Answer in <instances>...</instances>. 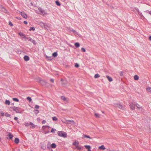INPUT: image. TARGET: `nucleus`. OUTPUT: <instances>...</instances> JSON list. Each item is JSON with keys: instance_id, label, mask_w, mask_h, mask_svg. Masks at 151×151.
Segmentation results:
<instances>
[{"instance_id": "nucleus-21", "label": "nucleus", "mask_w": 151, "mask_h": 151, "mask_svg": "<svg viewBox=\"0 0 151 151\" xmlns=\"http://www.w3.org/2000/svg\"><path fill=\"white\" fill-rule=\"evenodd\" d=\"M139 79V77L137 75H135L134 76V79L135 80H138Z\"/></svg>"}, {"instance_id": "nucleus-55", "label": "nucleus", "mask_w": 151, "mask_h": 151, "mask_svg": "<svg viewBox=\"0 0 151 151\" xmlns=\"http://www.w3.org/2000/svg\"><path fill=\"white\" fill-rule=\"evenodd\" d=\"M18 118L17 117H15L14 118V119L16 121H18Z\"/></svg>"}, {"instance_id": "nucleus-13", "label": "nucleus", "mask_w": 151, "mask_h": 151, "mask_svg": "<svg viewBox=\"0 0 151 151\" xmlns=\"http://www.w3.org/2000/svg\"><path fill=\"white\" fill-rule=\"evenodd\" d=\"M79 142L78 141H75L74 142H73V145H74L76 146V147H77V146H78L79 145Z\"/></svg>"}, {"instance_id": "nucleus-18", "label": "nucleus", "mask_w": 151, "mask_h": 151, "mask_svg": "<svg viewBox=\"0 0 151 151\" xmlns=\"http://www.w3.org/2000/svg\"><path fill=\"white\" fill-rule=\"evenodd\" d=\"M61 99L65 101H67V98L66 97H65L64 96H61Z\"/></svg>"}, {"instance_id": "nucleus-16", "label": "nucleus", "mask_w": 151, "mask_h": 151, "mask_svg": "<svg viewBox=\"0 0 151 151\" xmlns=\"http://www.w3.org/2000/svg\"><path fill=\"white\" fill-rule=\"evenodd\" d=\"M19 138H16L15 139L14 142L16 144H18L19 143Z\"/></svg>"}, {"instance_id": "nucleus-52", "label": "nucleus", "mask_w": 151, "mask_h": 151, "mask_svg": "<svg viewBox=\"0 0 151 151\" xmlns=\"http://www.w3.org/2000/svg\"><path fill=\"white\" fill-rule=\"evenodd\" d=\"M46 122L45 120H43L42 121V124H45V123H46Z\"/></svg>"}, {"instance_id": "nucleus-24", "label": "nucleus", "mask_w": 151, "mask_h": 151, "mask_svg": "<svg viewBox=\"0 0 151 151\" xmlns=\"http://www.w3.org/2000/svg\"><path fill=\"white\" fill-rule=\"evenodd\" d=\"M75 46L76 47H78L80 46V44L78 42H76L75 43Z\"/></svg>"}, {"instance_id": "nucleus-31", "label": "nucleus", "mask_w": 151, "mask_h": 151, "mask_svg": "<svg viewBox=\"0 0 151 151\" xmlns=\"http://www.w3.org/2000/svg\"><path fill=\"white\" fill-rule=\"evenodd\" d=\"M84 147H85L86 148L88 149H91V146L90 145H85L84 146Z\"/></svg>"}, {"instance_id": "nucleus-32", "label": "nucleus", "mask_w": 151, "mask_h": 151, "mask_svg": "<svg viewBox=\"0 0 151 151\" xmlns=\"http://www.w3.org/2000/svg\"><path fill=\"white\" fill-rule=\"evenodd\" d=\"M41 148L44 150H45L46 149V147L44 146L43 144L41 146Z\"/></svg>"}, {"instance_id": "nucleus-7", "label": "nucleus", "mask_w": 151, "mask_h": 151, "mask_svg": "<svg viewBox=\"0 0 151 151\" xmlns=\"http://www.w3.org/2000/svg\"><path fill=\"white\" fill-rule=\"evenodd\" d=\"M8 136V137H7V138L10 140L12 139L13 137V135L10 133H9Z\"/></svg>"}, {"instance_id": "nucleus-8", "label": "nucleus", "mask_w": 151, "mask_h": 151, "mask_svg": "<svg viewBox=\"0 0 151 151\" xmlns=\"http://www.w3.org/2000/svg\"><path fill=\"white\" fill-rule=\"evenodd\" d=\"M21 108H19V107H17L16 108L15 111L16 113H21Z\"/></svg>"}, {"instance_id": "nucleus-39", "label": "nucleus", "mask_w": 151, "mask_h": 151, "mask_svg": "<svg viewBox=\"0 0 151 151\" xmlns=\"http://www.w3.org/2000/svg\"><path fill=\"white\" fill-rule=\"evenodd\" d=\"M40 25L42 26V27H45V24L42 22H41L40 23Z\"/></svg>"}, {"instance_id": "nucleus-50", "label": "nucleus", "mask_w": 151, "mask_h": 151, "mask_svg": "<svg viewBox=\"0 0 151 151\" xmlns=\"http://www.w3.org/2000/svg\"><path fill=\"white\" fill-rule=\"evenodd\" d=\"M0 114H1V116H3L4 115V113L3 112H1L0 113Z\"/></svg>"}, {"instance_id": "nucleus-56", "label": "nucleus", "mask_w": 151, "mask_h": 151, "mask_svg": "<svg viewBox=\"0 0 151 151\" xmlns=\"http://www.w3.org/2000/svg\"><path fill=\"white\" fill-rule=\"evenodd\" d=\"M24 23L25 24H27V21H24Z\"/></svg>"}, {"instance_id": "nucleus-12", "label": "nucleus", "mask_w": 151, "mask_h": 151, "mask_svg": "<svg viewBox=\"0 0 151 151\" xmlns=\"http://www.w3.org/2000/svg\"><path fill=\"white\" fill-rule=\"evenodd\" d=\"M69 30H70V31H71V32H73L74 33L76 34H77V35H78V32H76V31L73 29H72V28H70V29H69Z\"/></svg>"}, {"instance_id": "nucleus-48", "label": "nucleus", "mask_w": 151, "mask_h": 151, "mask_svg": "<svg viewBox=\"0 0 151 151\" xmlns=\"http://www.w3.org/2000/svg\"><path fill=\"white\" fill-rule=\"evenodd\" d=\"M9 24L11 26H13V24L10 21L9 22Z\"/></svg>"}, {"instance_id": "nucleus-3", "label": "nucleus", "mask_w": 151, "mask_h": 151, "mask_svg": "<svg viewBox=\"0 0 151 151\" xmlns=\"http://www.w3.org/2000/svg\"><path fill=\"white\" fill-rule=\"evenodd\" d=\"M49 128H51V127L47 125H45L42 126V129L45 132V133L47 134L49 132Z\"/></svg>"}, {"instance_id": "nucleus-57", "label": "nucleus", "mask_w": 151, "mask_h": 151, "mask_svg": "<svg viewBox=\"0 0 151 151\" xmlns=\"http://www.w3.org/2000/svg\"><path fill=\"white\" fill-rule=\"evenodd\" d=\"M29 41H30L31 42H32V39L30 37H29Z\"/></svg>"}, {"instance_id": "nucleus-47", "label": "nucleus", "mask_w": 151, "mask_h": 151, "mask_svg": "<svg viewBox=\"0 0 151 151\" xmlns=\"http://www.w3.org/2000/svg\"><path fill=\"white\" fill-rule=\"evenodd\" d=\"M29 125V123H28V122H25L24 123V125L26 126H28Z\"/></svg>"}, {"instance_id": "nucleus-59", "label": "nucleus", "mask_w": 151, "mask_h": 151, "mask_svg": "<svg viewBox=\"0 0 151 151\" xmlns=\"http://www.w3.org/2000/svg\"><path fill=\"white\" fill-rule=\"evenodd\" d=\"M149 40L150 41H151V36H150L149 37Z\"/></svg>"}, {"instance_id": "nucleus-35", "label": "nucleus", "mask_w": 151, "mask_h": 151, "mask_svg": "<svg viewBox=\"0 0 151 151\" xmlns=\"http://www.w3.org/2000/svg\"><path fill=\"white\" fill-rule=\"evenodd\" d=\"M136 106L137 107V108L139 109H141L142 107L140 106V105H139L138 104H136Z\"/></svg>"}, {"instance_id": "nucleus-6", "label": "nucleus", "mask_w": 151, "mask_h": 151, "mask_svg": "<svg viewBox=\"0 0 151 151\" xmlns=\"http://www.w3.org/2000/svg\"><path fill=\"white\" fill-rule=\"evenodd\" d=\"M21 14L22 16L24 18L27 19V14L23 12H21Z\"/></svg>"}, {"instance_id": "nucleus-9", "label": "nucleus", "mask_w": 151, "mask_h": 151, "mask_svg": "<svg viewBox=\"0 0 151 151\" xmlns=\"http://www.w3.org/2000/svg\"><path fill=\"white\" fill-rule=\"evenodd\" d=\"M129 106L132 109H134L135 108V104L133 103H131Z\"/></svg>"}, {"instance_id": "nucleus-36", "label": "nucleus", "mask_w": 151, "mask_h": 151, "mask_svg": "<svg viewBox=\"0 0 151 151\" xmlns=\"http://www.w3.org/2000/svg\"><path fill=\"white\" fill-rule=\"evenodd\" d=\"M35 27H30L29 28V31H31V30L34 31L35 30Z\"/></svg>"}, {"instance_id": "nucleus-19", "label": "nucleus", "mask_w": 151, "mask_h": 151, "mask_svg": "<svg viewBox=\"0 0 151 151\" xmlns=\"http://www.w3.org/2000/svg\"><path fill=\"white\" fill-rule=\"evenodd\" d=\"M51 147L52 148H55L56 147V145L55 143H53L51 144Z\"/></svg>"}, {"instance_id": "nucleus-14", "label": "nucleus", "mask_w": 151, "mask_h": 151, "mask_svg": "<svg viewBox=\"0 0 151 151\" xmlns=\"http://www.w3.org/2000/svg\"><path fill=\"white\" fill-rule=\"evenodd\" d=\"M24 59L25 61H27L29 59V57L27 55H25L24 57Z\"/></svg>"}, {"instance_id": "nucleus-60", "label": "nucleus", "mask_w": 151, "mask_h": 151, "mask_svg": "<svg viewBox=\"0 0 151 151\" xmlns=\"http://www.w3.org/2000/svg\"><path fill=\"white\" fill-rule=\"evenodd\" d=\"M29 37H26V38H24L26 39H27V40H29Z\"/></svg>"}, {"instance_id": "nucleus-27", "label": "nucleus", "mask_w": 151, "mask_h": 151, "mask_svg": "<svg viewBox=\"0 0 151 151\" xmlns=\"http://www.w3.org/2000/svg\"><path fill=\"white\" fill-rule=\"evenodd\" d=\"M99 148L103 150H104L105 149V147L104 145H101V146L99 147Z\"/></svg>"}, {"instance_id": "nucleus-49", "label": "nucleus", "mask_w": 151, "mask_h": 151, "mask_svg": "<svg viewBox=\"0 0 151 151\" xmlns=\"http://www.w3.org/2000/svg\"><path fill=\"white\" fill-rule=\"evenodd\" d=\"M145 12L148 13L151 15V11H149L148 10H147Z\"/></svg>"}, {"instance_id": "nucleus-22", "label": "nucleus", "mask_w": 151, "mask_h": 151, "mask_svg": "<svg viewBox=\"0 0 151 151\" xmlns=\"http://www.w3.org/2000/svg\"><path fill=\"white\" fill-rule=\"evenodd\" d=\"M58 55V53L57 52H55L52 54V56L54 57H56Z\"/></svg>"}, {"instance_id": "nucleus-10", "label": "nucleus", "mask_w": 151, "mask_h": 151, "mask_svg": "<svg viewBox=\"0 0 151 151\" xmlns=\"http://www.w3.org/2000/svg\"><path fill=\"white\" fill-rule=\"evenodd\" d=\"M75 149H77L78 150H82L83 149V147L82 146H78L75 148Z\"/></svg>"}, {"instance_id": "nucleus-20", "label": "nucleus", "mask_w": 151, "mask_h": 151, "mask_svg": "<svg viewBox=\"0 0 151 151\" xmlns=\"http://www.w3.org/2000/svg\"><path fill=\"white\" fill-rule=\"evenodd\" d=\"M19 35L20 36H24V38H26L25 35L22 32H19Z\"/></svg>"}, {"instance_id": "nucleus-28", "label": "nucleus", "mask_w": 151, "mask_h": 151, "mask_svg": "<svg viewBox=\"0 0 151 151\" xmlns=\"http://www.w3.org/2000/svg\"><path fill=\"white\" fill-rule=\"evenodd\" d=\"M13 100L15 101H16L17 102H19V99L17 98H13Z\"/></svg>"}, {"instance_id": "nucleus-26", "label": "nucleus", "mask_w": 151, "mask_h": 151, "mask_svg": "<svg viewBox=\"0 0 151 151\" xmlns=\"http://www.w3.org/2000/svg\"><path fill=\"white\" fill-rule=\"evenodd\" d=\"M55 4L58 6H60L61 4L60 2L58 1H55Z\"/></svg>"}, {"instance_id": "nucleus-45", "label": "nucleus", "mask_w": 151, "mask_h": 151, "mask_svg": "<svg viewBox=\"0 0 151 151\" xmlns=\"http://www.w3.org/2000/svg\"><path fill=\"white\" fill-rule=\"evenodd\" d=\"M39 107L40 106H39L37 105H35V108L36 109H38L39 108Z\"/></svg>"}, {"instance_id": "nucleus-64", "label": "nucleus", "mask_w": 151, "mask_h": 151, "mask_svg": "<svg viewBox=\"0 0 151 151\" xmlns=\"http://www.w3.org/2000/svg\"><path fill=\"white\" fill-rule=\"evenodd\" d=\"M17 121V123H19V122H18V121Z\"/></svg>"}, {"instance_id": "nucleus-62", "label": "nucleus", "mask_w": 151, "mask_h": 151, "mask_svg": "<svg viewBox=\"0 0 151 151\" xmlns=\"http://www.w3.org/2000/svg\"><path fill=\"white\" fill-rule=\"evenodd\" d=\"M11 105H14V104L13 103H12V104H11Z\"/></svg>"}, {"instance_id": "nucleus-41", "label": "nucleus", "mask_w": 151, "mask_h": 151, "mask_svg": "<svg viewBox=\"0 0 151 151\" xmlns=\"http://www.w3.org/2000/svg\"><path fill=\"white\" fill-rule=\"evenodd\" d=\"M95 115L96 117H100V115L97 113H95Z\"/></svg>"}, {"instance_id": "nucleus-51", "label": "nucleus", "mask_w": 151, "mask_h": 151, "mask_svg": "<svg viewBox=\"0 0 151 151\" xmlns=\"http://www.w3.org/2000/svg\"><path fill=\"white\" fill-rule=\"evenodd\" d=\"M50 81L52 83L54 82V80L52 78L50 80Z\"/></svg>"}, {"instance_id": "nucleus-38", "label": "nucleus", "mask_w": 151, "mask_h": 151, "mask_svg": "<svg viewBox=\"0 0 151 151\" xmlns=\"http://www.w3.org/2000/svg\"><path fill=\"white\" fill-rule=\"evenodd\" d=\"M17 107L14 106L10 107V108L12 109L14 111H15Z\"/></svg>"}, {"instance_id": "nucleus-40", "label": "nucleus", "mask_w": 151, "mask_h": 151, "mask_svg": "<svg viewBox=\"0 0 151 151\" xmlns=\"http://www.w3.org/2000/svg\"><path fill=\"white\" fill-rule=\"evenodd\" d=\"M27 99L29 101V102H31L32 100L31 98L29 97H28L27 98Z\"/></svg>"}, {"instance_id": "nucleus-44", "label": "nucleus", "mask_w": 151, "mask_h": 151, "mask_svg": "<svg viewBox=\"0 0 151 151\" xmlns=\"http://www.w3.org/2000/svg\"><path fill=\"white\" fill-rule=\"evenodd\" d=\"M75 66L76 68H78L79 67V65L78 63H76L75 65Z\"/></svg>"}, {"instance_id": "nucleus-5", "label": "nucleus", "mask_w": 151, "mask_h": 151, "mask_svg": "<svg viewBox=\"0 0 151 151\" xmlns=\"http://www.w3.org/2000/svg\"><path fill=\"white\" fill-rule=\"evenodd\" d=\"M38 9L39 12H40L42 14H46L45 11L43 9H42L40 7L38 8Z\"/></svg>"}, {"instance_id": "nucleus-53", "label": "nucleus", "mask_w": 151, "mask_h": 151, "mask_svg": "<svg viewBox=\"0 0 151 151\" xmlns=\"http://www.w3.org/2000/svg\"><path fill=\"white\" fill-rule=\"evenodd\" d=\"M120 75L121 76H122L123 75V72H122V71H121L120 72Z\"/></svg>"}, {"instance_id": "nucleus-23", "label": "nucleus", "mask_w": 151, "mask_h": 151, "mask_svg": "<svg viewBox=\"0 0 151 151\" xmlns=\"http://www.w3.org/2000/svg\"><path fill=\"white\" fill-rule=\"evenodd\" d=\"M5 104L6 105H9L10 104V102L9 100H6L5 101Z\"/></svg>"}, {"instance_id": "nucleus-63", "label": "nucleus", "mask_w": 151, "mask_h": 151, "mask_svg": "<svg viewBox=\"0 0 151 151\" xmlns=\"http://www.w3.org/2000/svg\"><path fill=\"white\" fill-rule=\"evenodd\" d=\"M63 81V79H61V81Z\"/></svg>"}, {"instance_id": "nucleus-46", "label": "nucleus", "mask_w": 151, "mask_h": 151, "mask_svg": "<svg viewBox=\"0 0 151 151\" xmlns=\"http://www.w3.org/2000/svg\"><path fill=\"white\" fill-rule=\"evenodd\" d=\"M139 15L141 16V17H143L144 16L142 15V13L140 12H139Z\"/></svg>"}, {"instance_id": "nucleus-42", "label": "nucleus", "mask_w": 151, "mask_h": 151, "mask_svg": "<svg viewBox=\"0 0 151 151\" xmlns=\"http://www.w3.org/2000/svg\"><path fill=\"white\" fill-rule=\"evenodd\" d=\"M32 42L35 45L36 44V41L34 40H32Z\"/></svg>"}, {"instance_id": "nucleus-54", "label": "nucleus", "mask_w": 151, "mask_h": 151, "mask_svg": "<svg viewBox=\"0 0 151 151\" xmlns=\"http://www.w3.org/2000/svg\"><path fill=\"white\" fill-rule=\"evenodd\" d=\"M135 9L138 12V13L139 12H140L139 11V9H138L137 8H136Z\"/></svg>"}, {"instance_id": "nucleus-1", "label": "nucleus", "mask_w": 151, "mask_h": 151, "mask_svg": "<svg viewBox=\"0 0 151 151\" xmlns=\"http://www.w3.org/2000/svg\"><path fill=\"white\" fill-rule=\"evenodd\" d=\"M38 82L40 83L42 85L46 86L47 84H49L45 80H42L40 78H38L37 80Z\"/></svg>"}, {"instance_id": "nucleus-2", "label": "nucleus", "mask_w": 151, "mask_h": 151, "mask_svg": "<svg viewBox=\"0 0 151 151\" xmlns=\"http://www.w3.org/2000/svg\"><path fill=\"white\" fill-rule=\"evenodd\" d=\"M58 134L60 137H62L64 138H66L67 137V133L65 132L58 131Z\"/></svg>"}, {"instance_id": "nucleus-29", "label": "nucleus", "mask_w": 151, "mask_h": 151, "mask_svg": "<svg viewBox=\"0 0 151 151\" xmlns=\"http://www.w3.org/2000/svg\"><path fill=\"white\" fill-rule=\"evenodd\" d=\"M46 57L49 60H51L52 59V57H48L47 55H46Z\"/></svg>"}, {"instance_id": "nucleus-33", "label": "nucleus", "mask_w": 151, "mask_h": 151, "mask_svg": "<svg viewBox=\"0 0 151 151\" xmlns=\"http://www.w3.org/2000/svg\"><path fill=\"white\" fill-rule=\"evenodd\" d=\"M56 130L55 129L52 128L51 130V132L52 133H55Z\"/></svg>"}, {"instance_id": "nucleus-11", "label": "nucleus", "mask_w": 151, "mask_h": 151, "mask_svg": "<svg viewBox=\"0 0 151 151\" xmlns=\"http://www.w3.org/2000/svg\"><path fill=\"white\" fill-rule=\"evenodd\" d=\"M89 138V139H92V138H91L89 136L87 135H86V134H83V135L82 138Z\"/></svg>"}, {"instance_id": "nucleus-17", "label": "nucleus", "mask_w": 151, "mask_h": 151, "mask_svg": "<svg viewBox=\"0 0 151 151\" xmlns=\"http://www.w3.org/2000/svg\"><path fill=\"white\" fill-rule=\"evenodd\" d=\"M29 125L31 126V128H34L35 127V125L32 122H30Z\"/></svg>"}, {"instance_id": "nucleus-43", "label": "nucleus", "mask_w": 151, "mask_h": 151, "mask_svg": "<svg viewBox=\"0 0 151 151\" xmlns=\"http://www.w3.org/2000/svg\"><path fill=\"white\" fill-rule=\"evenodd\" d=\"M81 50L82 52H85L86 51L85 49L83 47H82L81 48Z\"/></svg>"}, {"instance_id": "nucleus-4", "label": "nucleus", "mask_w": 151, "mask_h": 151, "mask_svg": "<svg viewBox=\"0 0 151 151\" xmlns=\"http://www.w3.org/2000/svg\"><path fill=\"white\" fill-rule=\"evenodd\" d=\"M114 106L116 107L122 109H124V107L120 103L114 104Z\"/></svg>"}, {"instance_id": "nucleus-37", "label": "nucleus", "mask_w": 151, "mask_h": 151, "mask_svg": "<svg viewBox=\"0 0 151 151\" xmlns=\"http://www.w3.org/2000/svg\"><path fill=\"white\" fill-rule=\"evenodd\" d=\"M5 116H6L7 117H10L11 115L8 114L7 113H6L5 114Z\"/></svg>"}, {"instance_id": "nucleus-25", "label": "nucleus", "mask_w": 151, "mask_h": 151, "mask_svg": "<svg viewBox=\"0 0 151 151\" xmlns=\"http://www.w3.org/2000/svg\"><path fill=\"white\" fill-rule=\"evenodd\" d=\"M33 111L35 113V114H36V115L38 114L39 112V111L37 109H35Z\"/></svg>"}, {"instance_id": "nucleus-58", "label": "nucleus", "mask_w": 151, "mask_h": 151, "mask_svg": "<svg viewBox=\"0 0 151 151\" xmlns=\"http://www.w3.org/2000/svg\"><path fill=\"white\" fill-rule=\"evenodd\" d=\"M47 147L49 149H50V145H49L48 144H47Z\"/></svg>"}, {"instance_id": "nucleus-34", "label": "nucleus", "mask_w": 151, "mask_h": 151, "mask_svg": "<svg viewBox=\"0 0 151 151\" xmlns=\"http://www.w3.org/2000/svg\"><path fill=\"white\" fill-rule=\"evenodd\" d=\"M52 119L53 121H56L58 120V118L56 116L52 117Z\"/></svg>"}, {"instance_id": "nucleus-30", "label": "nucleus", "mask_w": 151, "mask_h": 151, "mask_svg": "<svg viewBox=\"0 0 151 151\" xmlns=\"http://www.w3.org/2000/svg\"><path fill=\"white\" fill-rule=\"evenodd\" d=\"M100 77V76L98 74H96L94 75V78H99Z\"/></svg>"}, {"instance_id": "nucleus-15", "label": "nucleus", "mask_w": 151, "mask_h": 151, "mask_svg": "<svg viewBox=\"0 0 151 151\" xmlns=\"http://www.w3.org/2000/svg\"><path fill=\"white\" fill-rule=\"evenodd\" d=\"M106 77L107 78L109 82H111L113 81V79L112 78L109 76H106Z\"/></svg>"}, {"instance_id": "nucleus-61", "label": "nucleus", "mask_w": 151, "mask_h": 151, "mask_svg": "<svg viewBox=\"0 0 151 151\" xmlns=\"http://www.w3.org/2000/svg\"><path fill=\"white\" fill-rule=\"evenodd\" d=\"M88 151H91L90 149H88Z\"/></svg>"}]
</instances>
